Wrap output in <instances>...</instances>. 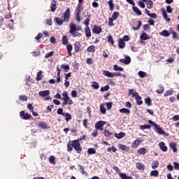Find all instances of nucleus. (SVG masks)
<instances>
[{"label":"nucleus","mask_w":179,"mask_h":179,"mask_svg":"<svg viewBox=\"0 0 179 179\" xmlns=\"http://www.w3.org/2000/svg\"><path fill=\"white\" fill-rule=\"evenodd\" d=\"M69 28H70L69 33H70V34H71V36H73V37H81L82 36V34L78 32V31L82 30L81 27L77 28L76 24H75V23L71 22L69 24Z\"/></svg>","instance_id":"nucleus-1"},{"label":"nucleus","mask_w":179,"mask_h":179,"mask_svg":"<svg viewBox=\"0 0 179 179\" xmlns=\"http://www.w3.org/2000/svg\"><path fill=\"white\" fill-rule=\"evenodd\" d=\"M129 96H132L136 100V103L138 106H141L143 101H141L142 99V96H139V94L136 92H134V90H129Z\"/></svg>","instance_id":"nucleus-2"},{"label":"nucleus","mask_w":179,"mask_h":179,"mask_svg":"<svg viewBox=\"0 0 179 179\" xmlns=\"http://www.w3.org/2000/svg\"><path fill=\"white\" fill-rule=\"evenodd\" d=\"M62 100H64V101H66L67 104H69V106H72V104H73V101H72V99H71L69 96H68V92L66 91H64L62 92Z\"/></svg>","instance_id":"nucleus-3"},{"label":"nucleus","mask_w":179,"mask_h":179,"mask_svg":"<svg viewBox=\"0 0 179 179\" xmlns=\"http://www.w3.org/2000/svg\"><path fill=\"white\" fill-rule=\"evenodd\" d=\"M73 146L77 153H80L82 152V147H80V143L79 140H75L73 141Z\"/></svg>","instance_id":"nucleus-4"},{"label":"nucleus","mask_w":179,"mask_h":179,"mask_svg":"<svg viewBox=\"0 0 179 179\" xmlns=\"http://www.w3.org/2000/svg\"><path fill=\"white\" fill-rule=\"evenodd\" d=\"M71 19V10L68 8L64 13V22H69Z\"/></svg>","instance_id":"nucleus-5"},{"label":"nucleus","mask_w":179,"mask_h":179,"mask_svg":"<svg viewBox=\"0 0 179 179\" xmlns=\"http://www.w3.org/2000/svg\"><path fill=\"white\" fill-rule=\"evenodd\" d=\"M104 125H106V122L99 121L95 124V128L99 131H103V127H104Z\"/></svg>","instance_id":"nucleus-6"},{"label":"nucleus","mask_w":179,"mask_h":179,"mask_svg":"<svg viewBox=\"0 0 179 179\" xmlns=\"http://www.w3.org/2000/svg\"><path fill=\"white\" fill-rule=\"evenodd\" d=\"M101 31H102V29L100 27L97 25H94V28L92 29V32L94 33V34H100Z\"/></svg>","instance_id":"nucleus-7"},{"label":"nucleus","mask_w":179,"mask_h":179,"mask_svg":"<svg viewBox=\"0 0 179 179\" xmlns=\"http://www.w3.org/2000/svg\"><path fill=\"white\" fill-rule=\"evenodd\" d=\"M38 94L41 97H47L48 96H50V90L40 91Z\"/></svg>","instance_id":"nucleus-8"},{"label":"nucleus","mask_w":179,"mask_h":179,"mask_svg":"<svg viewBox=\"0 0 179 179\" xmlns=\"http://www.w3.org/2000/svg\"><path fill=\"white\" fill-rule=\"evenodd\" d=\"M120 62H122V64H125L126 65H128V64H131V57H129V56H127L125 57V59H121L120 60Z\"/></svg>","instance_id":"nucleus-9"},{"label":"nucleus","mask_w":179,"mask_h":179,"mask_svg":"<svg viewBox=\"0 0 179 179\" xmlns=\"http://www.w3.org/2000/svg\"><path fill=\"white\" fill-rule=\"evenodd\" d=\"M141 142L142 141L139 139L134 141L131 144V148H134V149H136L139 146V145H141Z\"/></svg>","instance_id":"nucleus-10"},{"label":"nucleus","mask_w":179,"mask_h":179,"mask_svg":"<svg viewBox=\"0 0 179 179\" xmlns=\"http://www.w3.org/2000/svg\"><path fill=\"white\" fill-rule=\"evenodd\" d=\"M156 132L157 134H159V135H164L165 136H169V134L166 132H164V131H163V129H162V127H159L157 129H156Z\"/></svg>","instance_id":"nucleus-11"},{"label":"nucleus","mask_w":179,"mask_h":179,"mask_svg":"<svg viewBox=\"0 0 179 179\" xmlns=\"http://www.w3.org/2000/svg\"><path fill=\"white\" fill-rule=\"evenodd\" d=\"M20 116L23 117H22L23 120H29V119L31 118V115L28 114V113H24V111L22 110V111L20 112Z\"/></svg>","instance_id":"nucleus-12"},{"label":"nucleus","mask_w":179,"mask_h":179,"mask_svg":"<svg viewBox=\"0 0 179 179\" xmlns=\"http://www.w3.org/2000/svg\"><path fill=\"white\" fill-rule=\"evenodd\" d=\"M159 146L162 152H167V146H166V143H164V142H160Z\"/></svg>","instance_id":"nucleus-13"},{"label":"nucleus","mask_w":179,"mask_h":179,"mask_svg":"<svg viewBox=\"0 0 179 179\" xmlns=\"http://www.w3.org/2000/svg\"><path fill=\"white\" fill-rule=\"evenodd\" d=\"M118 148H120L122 150H124V152H129V148L124 144H118Z\"/></svg>","instance_id":"nucleus-14"},{"label":"nucleus","mask_w":179,"mask_h":179,"mask_svg":"<svg viewBox=\"0 0 179 179\" xmlns=\"http://www.w3.org/2000/svg\"><path fill=\"white\" fill-rule=\"evenodd\" d=\"M85 33L86 37H92V32L90 31V28L89 27L85 28Z\"/></svg>","instance_id":"nucleus-15"},{"label":"nucleus","mask_w":179,"mask_h":179,"mask_svg":"<svg viewBox=\"0 0 179 179\" xmlns=\"http://www.w3.org/2000/svg\"><path fill=\"white\" fill-rule=\"evenodd\" d=\"M78 167H80V171L83 174V176L87 177V172L85 171V166L82 165H78Z\"/></svg>","instance_id":"nucleus-16"},{"label":"nucleus","mask_w":179,"mask_h":179,"mask_svg":"<svg viewBox=\"0 0 179 179\" xmlns=\"http://www.w3.org/2000/svg\"><path fill=\"white\" fill-rule=\"evenodd\" d=\"M76 19L77 20V22H80V8H78L76 9Z\"/></svg>","instance_id":"nucleus-17"},{"label":"nucleus","mask_w":179,"mask_h":179,"mask_svg":"<svg viewBox=\"0 0 179 179\" xmlns=\"http://www.w3.org/2000/svg\"><path fill=\"white\" fill-rule=\"evenodd\" d=\"M169 146H170L171 149L173 150V152L174 153H176V152H177V144H176V143H174V142L170 143Z\"/></svg>","instance_id":"nucleus-18"},{"label":"nucleus","mask_w":179,"mask_h":179,"mask_svg":"<svg viewBox=\"0 0 179 179\" xmlns=\"http://www.w3.org/2000/svg\"><path fill=\"white\" fill-rule=\"evenodd\" d=\"M74 50H75L76 52H79V51H80V43L79 42L75 43Z\"/></svg>","instance_id":"nucleus-19"},{"label":"nucleus","mask_w":179,"mask_h":179,"mask_svg":"<svg viewBox=\"0 0 179 179\" xmlns=\"http://www.w3.org/2000/svg\"><path fill=\"white\" fill-rule=\"evenodd\" d=\"M103 74L105 75V76H107V78H113V73L110 72L109 71H103Z\"/></svg>","instance_id":"nucleus-20"},{"label":"nucleus","mask_w":179,"mask_h":179,"mask_svg":"<svg viewBox=\"0 0 179 179\" xmlns=\"http://www.w3.org/2000/svg\"><path fill=\"white\" fill-rule=\"evenodd\" d=\"M141 40L143 41H145L146 40H149L150 37L148 36V34L146 33H143L140 36Z\"/></svg>","instance_id":"nucleus-21"},{"label":"nucleus","mask_w":179,"mask_h":179,"mask_svg":"<svg viewBox=\"0 0 179 179\" xmlns=\"http://www.w3.org/2000/svg\"><path fill=\"white\" fill-rule=\"evenodd\" d=\"M125 133L124 132H120L119 134H115V136L117 138V139H122V138L125 137Z\"/></svg>","instance_id":"nucleus-22"},{"label":"nucleus","mask_w":179,"mask_h":179,"mask_svg":"<svg viewBox=\"0 0 179 179\" xmlns=\"http://www.w3.org/2000/svg\"><path fill=\"white\" fill-rule=\"evenodd\" d=\"M63 117H65L66 121L68 122V121H70V120H72V115L68 113H64Z\"/></svg>","instance_id":"nucleus-23"},{"label":"nucleus","mask_w":179,"mask_h":179,"mask_svg":"<svg viewBox=\"0 0 179 179\" xmlns=\"http://www.w3.org/2000/svg\"><path fill=\"white\" fill-rule=\"evenodd\" d=\"M55 22L58 24V26H62V23H64V20L59 18V17H55Z\"/></svg>","instance_id":"nucleus-24"},{"label":"nucleus","mask_w":179,"mask_h":179,"mask_svg":"<svg viewBox=\"0 0 179 179\" xmlns=\"http://www.w3.org/2000/svg\"><path fill=\"white\" fill-rule=\"evenodd\" d=\"M173 93H174V91L172 90H166V91H165L164 96V97H167L169 96H171L173 94Z\"/></svg>","instance_id":"nucleus-25"},{"label":"nucleus","mask_w":179,"mask_h":179,"mask_svg":"<svg viewBox=\"0 0 179 179\" xmlns=\"http://www.w3.org/2000/svg\"><path fill=\"white\" fill-rule=\"evenodd\" d=\"M113 69H114V71H119L120 72H124V68H122L117 64H115L113 66Z\"/></svg>","instance_id":"nucleus-26"},{"label":"nucleus","mask_w":179,"mask_h":179,"mask_svg":"<svg viewBox=\"0 0 179 179\" xmlns=\"http://www.w3.org/2000/svg\"><path fill=\"white\" fill-rule=\"evenodd\" d=\"M146 5L148 9H152L153 8V1L152 0H147Z\"/></svg>","instance_id":"nucleus-27"},{"label":"nucleus","mask_w":179,"mask_h":179,"mask_svg":"<svg viewBox=\"0 0 179 179\" xmlns=\"http://www.w3.org/2000/svg\"><path fill=\"white\" fill-rule=\"evenodd\" d=\"M160 36H163L164 37H169L170 36V33H169V31L164 30L159 33Z\"/></svg>","instance_id":"nucleus-28"},{"label":"nucleus","mask_w":179,"mask_h":179,"mask_svg":"<svg viewBox=\"0 0 179 179\" xmlns=\"http://www.w3.org/2000/svg\"><path fill=\"white\" fill-rule=\"evenodd\" d=\"M119 111L122 114H129V113H131V111L129 109L125 108L120 109Z\"/></svg>","instance_id":"nucleus-29"},{"label":"nucleus","mask_w":179,"mask_h":179,"mask_svg":"<svg viewBox=\"0 0 179 179\" xmlns=\"http://www.w3.org/2000/svg\"><path fill=\"white\" fill-rule=\"evenodd\" d=\"M133 10L136 13V15H138V16H141V15H142V12H141L139 8L136 6H133Z\"/></svg>","instance_id":"nucleus-30"},{"label":"nucleus","mask_w":179,"mask_h":179,"mask_svg":"<svg viewBox=\"0 0 179 179\" xmlns=\"http://www.w3.org/2000/svg\"><path fill=\"white\" fill-rule=\"evenodd\" d=\"M118 45L119 48H125V42H124V40L120 39Z\"/></svg>","instance_id":"nucleus-31"},{"label":"nucleus","mask_w":179,"mask_h":179,"mask_svg":"<svg viewBox=\"0 0 179 179\" xmlns=\"http://www.w3.org/2000/svg\"><path fill=\"white\" fill-rule=\"evenodd\" d=\"M67 150L68 152H72L73 150V143L69 142L67 145Z\"/></svg>","instance_id":"nucleus-32"},{"label":"nucleus","mask_w":179,"mask_h":179,"mask_svg":"<svg viewBox=\"0 0 179 179\" xmlns=\"http://www.w3.org/2000/svg\"><path fill=\"white\" fill-rule=\"evenodd\" d=\"M137 152L138 153V155H146V149L141 148L137 150Z\"/></svg>","instance_id":"nucleus-33"},{"label":"nucleus","mask_w":179,"mask_h":179,"mask_svg":"<svg viewBox=\"0 0 179 179\" xmlns=\"http://www.w3.org/2000/svg\"><path fill=\"white\" fill-rule=\"evenodd\" d=\"M118 16H120V13L115 11L113 13L111 20H117V17H118Z\"/></svg>","instance_id":"nucleus-34"},{"label":"nucleus","mask_w":179,"mask_h":179,"mask_svg":"<svg viewBox=\"0 0 179 179\" xmlns=\"http://www.w3.org/2000/svg\"><path fill=\"white\" fill-rule=\"evenodd\" d=\"M120 177L122 178V179H133L132 178H131L130 176H127V174L125 173H120Z\"/></svg>","instance_id":"nucleus-35"},{"label":"nucleus","mask_w":179,"mask_h":179,"mask_svg":"<svg viewBox=\"0 0 179 179\" xmlns=\"http://www.w3.org/2000/svg\"><path fill=\"white\" fill-rule=\"evenodd\" d=\"M100 111L102 113V114H106V112L107 111L106 107L104 106V104L103 103L100 105Z\"/></svg>","instance_id":"nucleus-36"},{"label":"nucleus","mask_w":179,"mask_h":179,"mask_svg":"<svg viewBox=\"0 0 179 179\" xmlns=\"http://www.w3.org/2000/svg\"><path fill=\"white\" fill-rule=\"evenodd\" d=\"M95 48H96V46L90 45V47L87 48V51L88 52H94Z\"/></svg>","instance_id":"nucleus-37"},{"label":"nucleus","mask_w":179,"mask_h":179,"mask_svg":"<svg viewBox=\"0 0 179 179\" xmlns=\"http://www.w3.org/2000/svg\"><path fill=\"white\" fill-rule=\"evenodd\" d=\"M103 135L108 138H110V136L113 135V133H110V131H108V130L105 129L103 131Z\"/></svg>","instance_id":"nucleus-38"},{"label":"nucleus","mask_w":179,"mask_h":179,"mask_svg":"<svg viewBox=\"0 0 179 179\" xmlns=\"http://www.w3.org/2000/svg\"><path fill=\"white\" fill-rule=\"evenodd\" d=\"M150 176H152V177H157V176H159V171L157 170L152 171L150 172Z\"/></svg>","instance_id":"nucleus-39"},{"label":"nucleus","mask_w":179,"mask_h":179,"mask_svg":"<svg viewBox=\"0 0 179 179\" xmlns=\"http://www.w3.org/2000/svg\"><path fill=\"white\" fill-rule=\"evenodd\" d=\"M162 16L164 17V19H165V20H166V22H169L170 21V18H169L167 16V13H166L164 10H162Z\"/></svg>","instance_id":"nucleus-40"},{"label":"nucleus","mask_w":179,"mask_h":179,"mask_svg":"<svg viewBox=\"0 0 179 179\" xmlns=\"http://www.w3.org/2000/svg\"><path fill=\"white\" fill-rule=\"evenodd\" d=\"M136 167L138 170H143V169H145V165L142 163H137Z\"/></svg>","instance_id":"nucleus-41"},{"label":"nucleus","mask_w":179,"mask_h":179,"mask_svg":"<svg viewBox=\"0 0 179 179\" xmlns=\"http://www.w3.org/2000/svg\"><path fill=\"white\" fill-rule=\"evenodd\" d=\"M50 9L52 12H55V9H57V4H55V2H52Z\"/></svg>","instance_id":"nucleus-42"},{"label":"nucleus","mask_w":179,"mask_h":179,"mask_svg":"<svg viewBox=\"0 0 179 179\" xmlns=\"http://www.w3.org/2000/svg\"><path fill=\"white\" fill-rule=\"evenodd\" d=\"M157 167H159V162L154 161L152 164V169H156Z\"/></svg>","instance_id":"nucleus-43"},{"label":"nucleus","mask_w":179,"mask_h":179,"mask_svg":"<svg viewBox=\"0 0 179 179\" xmlns=\"http://www.w3.org/2000/svg\"><path fill=\"white\" fill-rule=\"evenodd\" d=\"M164 92V87L160 85L159 89L157 90V93H158V94H163Z\"/></svg>","instance_id":"nucleus-44"},{"label":"nucleus","mask_w":179,"mask_h":179,"mask_svg":"<svg viewBox=\"0 0 179 179\" xmlns=\"http://www.w3.org/2000/svg\"><path fill=\"white\" fill-rule=\"evenodd\" d=\"M62 44L64 45H66L68 44V37H66V36H64L62 37Z\"/></svg>","instance_id":"nucleus-45"},{"label":"nucleus","mask_w":179,"mask_h":179,"mask_svg":"<svg viewBox=\"0 0 179 179\" xmlns=\"http://www.w3.org/2000/svg\"><path fill=\"white\" fill-rule=\"evenodd\" d=\"M88 155H94L96 153V149L94 148H89L87 150Z\"/></svg>","instance_id":"nucleus-46"},{"label":"nucleus","mask_w":179,"mask_h":179,"mask_svg":"<svg viewBox=\"0 0 179 179\" xmlns=\"http://www.w3.org/2000/svg\"><path fill=\"white\" fill-rule=\"evenodd\" d=\"M110 8V10H114V3H113V0H110L108 2Z\"/></svg>","instance_id":"nucleus-47"},{"label":"nucleus","mask_w":179,"mask_h":179,"mask_svg":"<svg viewBox=\"0 0 179 179\" xmlns=\"http://www.w3.org/2000/svg\"><path fill=\"white\" fill-rule=\"evenodd\" d=\"M49 162L51 164H55V156H50L49 157Z\"/></svg>","instance_id":"nucleus-48"},{"label":"nucleus","mask_w":179,"mask_h":179,"mask_svg":"<svg viewBox=\"0 0 179 179\" xmlns=\"http://www.w3.org/2000/svg\"><path fill=\"white\" fill-rule=\"evenodd\" d=\"M141 26H142V22L138 21L137 27H132V29L134 31L139 30L141 29Z\"/></svg>","instance_id":"nucleus-49"},{"label":"nucleus","mask_w":179,"mask_h":179,"mask_svg":"<svg viewBox=\"0 0 179 179\" xmlns=\"http://www.w3.org/2000/svg\"><path fill=\"white\" fill-rule=\"evenodd\" d=\"M107 40L110 44H112V45H114V40L113 39V36H108Z\"/></svg>","instance_id":"nucleus-50"},{"label":"nucleus","mask_w":179,"mask_h":179,"mask_svg":"<svg viewBox=\"0 0 179 179\" xmlns=\"http://www.w3.org/2000/svg\"><path fill=\"white\" fill-rule=\"evenodd\" d=\"M145 103L147 104V106H151L152 105V100L148 97L145 99Z\"/></svg>","instance_id":"nucleus-51"},{"label":"nucleus","mask_w":179,"mask_h":179,"mask_svg":"<svg viewBox=\"0 0 179 179\" xmlns=\"http://www.w3.org/2000/svg\"><path fill=\"white\" fill-rule=\"evenodd\" d=\"M38 127H40V128H42V129H46L47 124H45V122H41L38 124Z\"/></svg>","instance_id":"nucleus-52"},{"label":"nucleus","mask_w":179,"mask_h":179,"mask_svg":"<svg viewBox=\"0 0 179 179\" xmlns=\"http://www.w3.org/2000/svg\"><path fill=\"white\" fill-rule=\"evenodd\" d=\"M92 87H94V89H99V87H100V86L99 85L98 83L97 82H93L92 83Z\"/></svg>","instance_id":"nucleus-53"},{"label":"nucleus","mask_w":179,"mask_h":179,"mask_svg":"<svg viewBox=\"0 0 179 179\" xmlns=\"http://www.w3.org/2000/svg\"><path fill=\"white\" fill-rule=\"evenodd\" d=\"M60 68L62 69H64L65 71H69V65L62 64L60 66Z\"/></svg>","instance_id":"nucleus-54"},{"label":"nucleus","mask_w":179,"mask_h":179,"mask_svg":"<svg viewBox=\"0 0 179 179\" xmlns=\"http://www.w3.org/2000/svg\"><path fill=\"white\" fill-rule=\"evenodd\" d=\"M148 122H149V124H151V125H152V127H155V128H156V129H157L159 128V125H157L155 122H152V120H149Z\"/></svg>","instance_id":"nucleus-55"},{"label":"nucleus","mask_w":179,"mask_h":179,"mask_svg":"<svg viewBox=\"0 0 179 179\" xmlns=\"http://www.w3.org/2000/svg\"><path fill=\"white\" fill-rule=\"evenodd\" d=\"M27 108H29V110L30 111H31V113H33V111H34V107H33V105H31V103L27 104Z\"/></svg>","instance_id":"nucleus-56"},{"label":"nucleus","mask_w":179,"mask_h":179,"mask_svg":"<svg viewBox=\"0 0 179 179\" xmlns=\"http://www.w3.org/2000/svg\"><path fill=\"white\" fill-rule=\"evenodd\" d=\"M140 129H150V126L149 125H141Z\"/></svg>","instance_id":"nucleus-57"},{"label":"nucleus","mask_w":179,"mask_h":179,"mask_svg":"<svg viewBox=\"0 0 179 179\" xmlns=\"http://www.w3.org/2000/svg\"><path fill=\"white\" fill-rule=\"evenodd\" d=\"M41 73H43L41 71L37 73L36 80H41Z\"/></svg>","instance_id":"nucleus-58"},{"label":"nucleus","mask_w":179,"mask_h":179,"mask_svg":"<svg viewBox=\"0 0 179 179\" xmlns=\"http://www.w3.org/2000/svg\"><path fill=\"white\" fill-rule=\"evenodd\" d=\"M89 23H90V19L86 18L84 21L85 26H86V27H89Z\"/></svg>","instance_id":"nucleus-59"},{"label":"nucleus","mask_w":179,"mask_h":179,"mask_svg":"<svg viewBox=\"0 0 179 179\" xmlns=\"http://www.w3.org/2000/svg\"><path fill=\"white\" fill-rule=\"evenodd\" d=\"M110 89V87L108 85H106L105 87H101V92H107Z\"/></svg>","instance_id":"nucleus-60"},{"label":"nucleus","mask_w":179,"mask_h":179,"mask_svg":"<svg viewBox=\"0 0 179 179\" xmlns=\"http://www.w3.org/2000/svg\"><path fill=\"white\" fill-rule=\"evenodd\" d=\"M20 100H21L22 101H27V96H26V95L20 96Z\"/></svg>","instance_id":"nucleus-61"},{"label":"nucleus","mask_w":179,"mask_h":179,"mask_svg":"<svg viewBox=\"0 0 179 179\" xmlns=\"http://www.w3.org/2000/svg\"><path fill=\"white\" fill-rule=\"evenodd\" d=\"M138 76L140 78H145V76H146V73H145L143 71H139Z\"/></svg>","instance_id":"nucleus-62"},{"label":"nucleus","mask_w":179,"mask_h":179,"mask_svg":"<svg viewBox=\"0 0 179 179\" xmlns=\"http://www.w3.org/2000/svg\"><path fill=\"white\" fill-rule=\"evenodd\" d=\"M114 20H112L111 17H109V21H108V26L113 27L114 26Z\"/></svg>","instance_id":"nucleus-63"},{"label":"nucleus","mask_w":179,"mask_h":179,"mask_svg":"<svg viewBox=\"0 0 179 179\" xmlns=\"http://www.w3.org/2000/svg\"><path fill=\"white\" fill-rule=\"evenodd\" d=\"M175 170H179V164L177 162L173 163Z\"/></svg>","instance_id":"nucleus-64"}]
</instances>
